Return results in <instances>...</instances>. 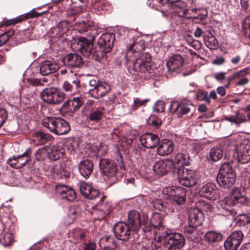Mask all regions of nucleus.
Masks as SVG:
<instances>
[{
    "instance_id": "1a4fd4ad",
    "label": "nucleus",
    "mask_w": 250,
    "mask_h": 250,
    "mask_svg": "<svg viewBox=\"0 0 250 250\" xmlns=\"http://www.w3.org/2000/svg\"><path fill=\"white\" fill-rule=\"evenodd\" d=\"M99 167L105 179L115 182L117 180V167L114 161L111 160L103 158L99 161Z\"/></svg>"
},
{
    "instance_id": "3c124183",
    "label": "nucleus",
    "mask_w": 250,
    "mask_h": 250,
    "mask_svg": "<svg viewBox=\"0 0 250 250\" xmlns=\"http://www.w3.org/2000/svg\"><path fill=\"white\" fill-rule=\"evenodd\" d=\"M198 99L201 101H204L207 104H210V100L208 92L201 90L198 92L197 94Z\"/></svg>"
},
{
    "instance_id": "0eeeda50",
    "label": "nucleus",
    "mask_w": 250,
    "mask_h": 250,
    "mask_svg": "<svg viewBox=\"0 0 250 250\" xmlns=\"http://www.w3.org/2000/svg\"><path fill=\"white\" fill-rule=\"evenodd\" d=\"M193 147L190 144H182L177 147L178 153L175 155L173 163L183 166H188L190 164V153L193 151Z\"/></svg>"
},
{
    "instance_id": "603ef678",
    "label": "nucleus",
    "mask_w": 250,
    "mask_h": 250,
    "mask_svg": "<svg viewBox=\"0 0 250 250\" xmlns=\"http://www.w3.org/2000/svg\"><path fill=\"white\" fill-rule=\"evenodd\" d=\"M95 102L92 100L88 99L86 102L83 108V112L85 115H87V113H89L90 111L94 109L93 107L95 106Z\"/></svg>"
},
{
    "instance_id": "c03bdc74",
    "label": "nucleus",
    "mask_w": 250,
    "mask_h": 250,
    "mask_svg": "<svg viewBox=\"0 0 250 250\" xmlns=\"http://www.w3.org/2000/svg\"><path fill=\"white\" fill-rule=\"evenodd\" d=\"M105 198V196L103 195L101 197L100 200L98 203V207H99V209L100 210V214L101 215V218L104 217L107 214H109L111 210L110 206L108 204H106V206L102 205V202L103 201H104Z\"/></svg>"
},
{
    "instance_id": "20e7f679",
    "label": "nucleus",
    "mask_w": 250,
    "mask_h": 250,
    "mask_svg": "<svg viewBox=\"0 0 250 250\" xmlns=\"http://www.w3.org/2000/svg\"><path fill=\"white\" fill-rule=\"evenodd\" d=\"M42 124L50 131L57 135H64L70 130L69 124L62 118L47 117L43 119Z\"/></svg>"
},
{
    "instance_id": "338daca9",
    "label": "nucleus",
    "mask_w": 250,
    "mask_h": 250,
    "mask_svg": "<svg viewBox=\"0 0 250 250\" xmlns=\"http://www.w3.org/2000/svg\"><path fill=\"white\" fill-rule=\"evenodd\" d=\"M188 43L191 46L196 50L200 49L202 46L201 42L197 40H193Z\"/></svg>"
},
{
    "instance_id": "c85d7f7f",
    "label": "nucleus",
    "mask_w": 250,
    "mask_h": 250,
    "mask_svg": "<svg viewBox=\"0 0 250 250\" xmlns=\"http://www.w3.org/2000/svg\"><path fill=\"white\" fill-rule=\"evenodd\" d=\"M93 170V163L91 160L85 159L81 161L79 165V171L82 176L89 178Z\"/></svg>"
},
{
    "instance_id": "e2e57ef3",
    "label": "nucleus",
    "mask_w": 250,
    "mask_h": 250,
    "mask_svg": "<svg viewBox=\"0 0 250 250\" xmlns=\"http://www.w3.org/2000/svg\"><path fill=\"white\" fill-rule=\"evenodd\" d=\"M100 83L101 82H99V80L97 79H92L90 80L88 84L91 88L89 89L88 91L93 90L94 89H96Z\"/></svg>"
},
{
    "instance_id": "4be33fe9",
    "label": "nucleus",
    "mask_w": 250,
    "mask_h": 250,
    "mask_svg": "<svg viewBox=\"0 0 250 250\" xmlns=\"http://www.w3.org/2000/svg\"><path fill=\"white\" fill-rule=\"evenodd\" d=\"M111 91L110 85L104 82H101L98 87L93 90L88 91V94L95 99H99L105 96Z\"/></svg>"
},
{
    "instance_id": "052dcab7",
    "label": "nucleus",
    "mask_w": 250,
    "mask_h": 250,
    "mask_svg": "<svg viewBox=\"0 0 250 250\" xmlns=\"http://www.w3.org/2000/svg\"><path fill=\"white\" fill-rule=\"evenodd\" d=\"M8 115L6 110L0 109V127L2 125L7 118Z\"/></svg>"
},
{
    "instance_id": "39448f33",
    "label": "nucleus",
    "mask_w": 250,
    "mask_h": 250,
    "mask_svg": "<svg viewBox=\"0 0 250 250\" xmlns=\"http://www.w3.org/2000/svg\"><path fill=\"white\" fill-rule=\"evenodd\" d=\"M186 190L182 187H166L162 191L163 197L171 203L180 205L185 200Z\"/></svg>"
},
{
    "instance_id": "a211bd4d",
    "label": "nucleus",
    "mask_w": 250,
    "mask_h": 250,
    "mask_svg": "<svg viewBox=\"0 0 250 250\" xmlns=\"http://www.w3.org/2000/svg\"><path fill=\"white\" fill-rule=\"evenodd\" d=\"M199 193L202 197L210 200H216L220 196V193L215 184L208 182L200 189Z\"/></svg>"
},
{
    "instance_id": "58836bf2",
    "label": "nucleus",
    "mask_w": 250,
    "mask_h": 250,
    "mask_svg": "<svg viewBox=\"0 0 250 250\" xmlns=\"http://www.w3.org/2000/svg\"><path fill=\"white\" fill-rule=\"evenodd\" d=\"M225 120L230 122L234 123L236 125H240L246 121V116L237 111L234 115L226 117Z\"/></svg>"
},
{
    "instance_id": "6e6d98bb",
    "label": "nucleus",
    "mask_w": 250,
    "mask_h": 250,
    "mask_svg": "<svg viewBox=\"0 0 250 250\" xmlns=\"http://www.w3.org/2000/svg\"><path fill=\"white\" fill-rule=\"evenodd\" d=\"M62 88L65 91L67 92H73L76 90L75 86L67 81L64 82Z\"/></svg>"
},
{
    "instance_id": "09e8293b",
    "label": "nucleus",
    "mask_w": 250,
    "mask_h": 250,
    "mask_svg": "<svg viewBox=\"0 0 250 250\" xmlns=\"http://www.w3.org/2000/svg\"><path fill=\"white\" fill-rule=\"evenodd\" d=\"M242 27L245 36L250 39V16L244 19Z\"/></svg>"
},
{
    "instance_id": "423d86ee",
    "label": "nucleus",
    "mask_w": 250,
    "mask_h": 250,
    "mask_svg": "<svg viewBox=\"0 0 250 250\" xmlns=\"http://www.w3.org/2000/svg\"><path fill=\"white\" fill-rule=\"evenodd\" d=\"M41 99L47 104H58L64 100V93L55 87L44 88L40 93Z\"/></svg>"
},
{
    "instance_id": "ddd939ff",
    "label": "nucleus",
    "mask_w": 250,
    "mask_h": 250,
    "mask_svg": "<svg viewBox=\"0 0 250 250\" xmlns=\"http://www.w3.org/2000/svg\"><path fill=\"white\" fill-rule=\"evenodd\" d=\"M194 107L191 102L184 100L180 102H171L169 109L171 113L178 112V116L180 117L188 113Z\"/></svg>"
},
{
    "instance_id": "e433bc0d",
    "label": "nucleus",
    "mask_w": 250,
    "mask_h": 250,
    "mask_svg": "<svg viewBox=\"0 0 250 250\" xmlns=\"http://www.w3.org/2000/svg\"><path fill=\"white\" fill-rule=\"evenodd\" d=\"M35 140L38 141L40 144H44L47 142H51L53 140V138L51 135L48 134H44L41 131H38L33 134Z\"/></svg>"
},
{
    "instance_id": "6e6552de",
    "label": "nucleus",
    "mask_w": 250,
    "mask_h": 250,
    "mask_svg": "<svg viewBox=\"0 0 250 250\" xmlns=\"http://www.w3.org/2000/svg\"><path fill=\"white\" fill-rule=\"evenodd\" d=\"M147 220L148 217L146 214L143 213L141 215L139 212L133 210L128 212L126 223L132 228V229L134 231H137L141 225H147Z\"/></svg>"
},
{
    "instance_id": "c756f323",
    "label": "nucleus",
    "mask_w": 250,
    "mask_h": 250,
    "mask_svg": "<svg viewBox=\"0 0 250 250\" xmlns=\"http://www.w3.org/2000/svg\"><path fill=\"white\" fill-rule=\"evenodd\" d=\"M58 69V65L49 61H45L40 64V73L43 76L55 73Z\"/></svg>"
},
{
    "instance_id": "aec40b11",
    "label": "nucleus",
    "mask_w": 250,
    "mask_h": 250,
    "mask_svg": "<svg viewBox=\"0 0 250 250\" xmlns=\"http://www.w3.org/2000/svg\"><path fill=\"white\" fill-rule=\"evenodd\" d=\"M204 219V215L199 208H193L189 209L188 222L189 226L200 227Z\"/></svg>"
},
{
    "instance_id": "7c9ffc66",
    "label": "nucleus",
    "mask_w": 250,
    "mask_h": 250,
    "mask_svg": "<svg viewBox=\"0 0 250 250\" xmlns=\"http://www.w3.org/2000/svg\"><path fill=\"white\" fill-rule=\"evenodd\" d=\"M115 239L109 236H105L102 237L99 244L101 249L103 250H113L116 249L117 245L116 244Z\"/></svg>"
},
{
    "instance_id": "bf43d9fd",
    "label": "nucleus",
    "mask_w": 250,
    "mask_h": 250,
    "mask_svg": "<svg viewBox=\"0 0 250 250\" xmlns=\"http://www.w3.org/2000/svg\"><path fill=\"white\" fill-rule=\"evenodd\" d=\"M153 110L157 112H162L164 111V103L162 101L157 102L154 107Z\"/></svg>"
},
{
    "instance_id": "a19ab883",
    "label": "nucleus",
    "mask_w": 250,
    "mask_h": 250,
    "mask_svg": "<svg viewBox=\"0 0 250 250\" xmlns=\"http://www.w3.org/2000/svg\"><path fill=\"white\" fill-rule=\"evenodd\" d=\"M204 40L206 46L209 49H216L218 47V41L212 34L209 33L204 37Z\"/></svg>"
},
{
    "instance_id": "cd10ccee",
    "label": "nucleus",
    "mask_w": 250,
    "mask_h": 250,
    "mask_svg": "<svg viewBox=\"0 0 250 250\" xmlns=\"http://www.w3.org/2000/svg\"><path fill=\"white\" fill-rule=\"evenodd\" d=\"M174 149V144L172 141L163 139L157 145V152L160 156L167 155L172 152Z\"/></svg>"
},
{
    "instance_id": "a18cd8bd",
    "label": "nucleus",
    "mask_w": 250,
    "mask_h": 250,
    "mask_svg": "<svg viewBox=\"0 0 250 250\" xmlns=\"http://www.w3.org/2000/svg\"><path fill=\"white\" fill-rule=\"evenodd\" d=\"M138 58V53L133 48L131 49L129 46V48L127 49L125 56L126 61L127 62H132V64H133L134 61Z\"/></svg>"
},
{
    "instance_id": "a878e982",
    "label": "nucleus",
    "mask_w": 250,
    "mask_h": 250,
    "mask_svg": "<svg viewBox=\"0 0 250 250\" xmlns=\"http://www.w3.org/2000/svg\"><path fill=\"white\" fill-rule=\"evenodd\" d=\"M79 188L81 193L88 199H95L99 195L98 190L93 188L90 185L86 182L80 183Z\"/></svg>"
},
{
    "instance_id": "864d4df0",
    "label": "nucleus",
    "mask_w": 250,
    "mask_h": 250,
    "mask_svg": "<svg viewBox=\"0 0 250 250\" xmlns=\"http://www.w3.org/2000/svg\"><path fill=\"white\" fill-rule=\"evenodd\" d=\"M149 101L148 99L142 100L139 98H136L134 99V104L131 105V109L132 110H135L138 106L144 105Z\"/></svg>"
},
{
    "instance_id": "473e14b6",
    "label": "nucleus",
    "mask_w": 250,
    "mask_h": 250,
    "mask_svg": "<svg viewBox=\"0 0 250 250\" xmlns=\"http://www.w3.org/2000/svg\"><path fill=\"white\" fill-rule=\"evenodd\" d=\"M244 193V190L243 189L235 188L233 189L231 195L229 197L236 204H244L246 201V198Z\"/></svg>"
},
{
    "instance_id": "412c9836",
    "label": "nucleus",
    "mask_w": 250,
    "mask_h": 250,
    "mask_svg": "<svg viewBox=\"0 0 250 250\" xmlns=\"http://www.w3.org/2000/svg\"><path fill=\"white\" fill-rule=\"evenodd\" d=\"M63 64L69 68H79L83 64L82 57L75 53H70L64 56L62 59Z\"/></svg>"
},
{
    "instance_id": "9b49d317",
    "label": "nucleus",
    "mask_w": 250,
    "mask_h": 250,
    "mask_svg": "<svg viewBox=\"0 0 250 250\" xmlns=\"http://www.w3.org/2000/svg\"><path fill=\"white\" fill-rule=\"evenodd\" d=\"M116 237L122 241H128L130 237L132 232H134L132 228L126 223L118 222L115 224L113 228Z\"/></svg>"
},
{
    "instance_id": "49530a36",
    "label": "nucleus",
    "mask_w": 250,
    "mask_h": 250,
    "mask_svg": "<svg viewBox=\"0 0 250 250\" xmlns=\"http://www.w3.org/2000/svg\"><path fill=\"white\" fill-rule=\"evenodd\" d=\"M13 242V236L10 233H5L4 234L3 238L0 239V243L5 247L11 246Z\"/></svg>"
},
{
    "instance_id": "dca6fc26",
    "label": "nucleus",
    "mask_w": 250,
    "mask_h": 250,
    "mask_svg": "<svg viewBox=\"0 0 250 250\" xmlns=\"http://www.w3.org/2000/svg\"><path fill=\"white\" fill-rule=\"evenodd\" d=\"M236 157L238 161L242 164L250 161V140H245L237 149Z\"/></svg>"
},
{
    "instance_id": "680f3d73",
    "label": "nucleus",
    "mask_w": 250,
    "mask_h": 250,
    "mask_svg": "<svg viewBox=\"0 0 250 250\" xmlns=\"http://www.w3.org/2000/svg\"><path fill=\"white\" fill-rule=\"evenodd\" d=\"M77 212L74 208H71L69 209V212L68 213V217L70 218L71 222H73L77 217Z\"/></svg>"
},
{
    "instance_id": "4c0bfd02",
    "label": "nucleus",
    "mask_w": 250,
    "mask_h": 250,
    "mask_svg": "<svg viewBox=\"0 0 250 250\" xmlns=\"http://www.w3.org/2000/svg\"><path fill=\"white\" fill-rule=\"evenodd\" d=\"M31 150L29 148L22 154L17 156L20 168L23 167L27 163L31 161Z\"/></svg>"
},
{
    "instance_id": "69168bd1",
    "label": "nucleus",
    "mask_w": 250,
    "mask_h": 250,
    "mask_svg": "<svg viewBox=\"0 0 250 250\" xmlns=\"http://www.w3.org/2000/svg\"><path fill=\"white\" fill-rule=\"evenodd\" d=\"M201 209L206 212H210L211 210V206L210 204L206 202H201L200 203Z\"/></svg>"
},
{
    "instance_id": "72a5a7b5",
    "label": "nucleus",
    "mask_w": 250,
    "mask_h": 250,
    "mask_svg": "<svg viewBox=\"0 0 250 250\" xmlns=\"http://www.w3.org/2000/svg\"><path fill=\"white\" fill-rule=\"evenodd\" d=\"M104 110L103 107L97 108L90 111L89 113H87V115H85L89 121L98 122L103 118Z\"/></svg>"
},
{
    "instance_id": "8fccbe9b",
    "label": "nucleus",
    "mask_w": 250,
    "mask_h": 250,
    "mask_svg": "<svg viewBox=\"0 0 250 250\" xmlns=\"http://www.w3.org/2000/svg\"><path fill=\"white\" fill-rule=\"evenodd\" d=\"M184 3L182 0H168V7L174 9H182Z\"/></svg>"
},
{
    "instance_id": "6ab92c4d",
    "label": "nucleus",
    "mask_w": 250,
    "mask_h": 250,
    "mask_svg": "<svg viewBox=\"0 0 250 250\" xmlns=\"http://www.w3.org/2000/svg\"><path fill=\"white\" fill-rule=\"evenodd\" d=\"M173 165V160L166 159L156 162L153 166V170L156 175L163 176L166 174Z\"/></svg>"
},
{
    "instance_id": "f3484780",
    "label": "nucleus",
    "mask_w": 250,
    "mask_h": 250,
    "mask_svg": "<svg viewBox=\"0 0 250 250\" xmlns=\"http://www.w3.org/2000/svg\"><path fill=\"white\" fill-rule=\"evenodd\" d=\"M84 98L82 97H74L66 101L62 109L65 112L72 115L78 111L83 104Z\"/></svg>"
},
{
    "instance_id": "7ed1b4c3",
    "label": "nucleus",
    "mask_w": 250,
    "mask_h": 250,
    "mask_svg": "<svg viewBox=\"0 0 250 250\" xmlns=\"http://www.w3.org/2000/svg\"><path fill=\"white\" fill-rule=\"evenodd\" d=\"M173 174L179 182L185 187H190L196 185L199 181L198 174L195 171L186 168L184 167H175Z\"/></svg>"
},
{
    "instance_id": "0e129e2a",
    "label": "nucleus",
    "mask_w": 250,
    "mask_h": 250,
    "mask_svg": "<svg viewBox=\"0 0 250 250\" xmlns=\"http://www.w3.org/2000/svg\"><path fill=\"white\" fill-rule=\"evenodd\" d=\"M240 4L246 11L250 12V0H240Z\"/></svg>"
},
{
    "instance_id": "f8f14e48",
    "label": "nucleus",
    "mask_w": 250,
    "mask_h": 250,
    "mask_svg": "<svg viewBox=\"0 0 250 250\" xmlns=\"http://www.w3.org/2000/svg\"><path fill=\"white\" fill-rule=\"evenodd\" d=\"M250 74V68L246 67L241 70L233 72L227 79L228 83L225 85L226 87H228L230 82L235 80H238L236 82V85L242 86L246 85L249 82V80L246 77L247 75Z\"/></svg>"
},
{
    "instance_id": "5701e85b",
    "label": "nucleus",
    "mask_w": 250,
    "mask_h": 250,
    "mask_svg": "<svg viewBox=\"0 0 250 250\" xmlns=\"http://www.w3.org/2000/svg\"><path fill=\"white\" fill-rule=\"evenodd\" d=\"M56 189L58 194H59L63 199H65L68 201H73L76 197V194L75 191L71 188L62 185H58L56 186Z\"/></svg>"
},
{
    "instance_id": "2eb2a0df",
    "label": "nucleus",
    "mask_w": 250,
    "mask_h": 250,
    "mask_svg": "<svg viewBox=\"0 0 250 250\" xmlns=\"http://www.w3.org/2000/svg\"><path fill=\"white\" fill-rule=\"evenodd\" d=\"M243 234L240 230L233 231L225 240L224 245L226 250H237L243 239Z\"/></svg>"
},
{
    "instance_id": "f03ea898",
    "label": "nucleus",
    "mask_w": 250,
    "mask_h": 250,
    "mask_svg": "<svg viewBox=\"0 0 250 250\" xmlns=\"http://www.w3.org/2000/svg\"><path fill=\"white\" fill-rule=\"evenodd\" d=\"M236 181V173L232 165L229 163H224L220 167L216 181L220 187L228 188L232 186Z\"/></svg>"
},
{
    "instance_id": "393cba45",
    "label": "nucleus",
    "mask_w": 250,
    "mask_h": 250,
    "mask_svg": "<svg viewBox=\"0 0 250 250\" xmlns=\"http://www.w3.org/2000/svg\"><path fill=\"white\" fill-rule=\"evenodd\" d=\"M140 141L144 146L147 148H152L157 146L159 138L155 134L146 133L141 136Z\"/></svg>"
},
{
    "instance_id": "9d476101",
    "label": "nucleus",
    "mask_w": 250,
    "mask_h": 250,
    "mask_svg": "<svg viewBox=\"0 0 250 250\" xmlns=\"http://www.w3.org/2000/svg\"><path fill=\"white\" fill-rule=\"evenodd\" d=\"M94 39V36H92L90 39L80 37L76 42L72 44V46L76 51H80L84 56L88 57L93 50Z\"/></svg>"
},
{
    "instance_id": "4468645a",
    "label": "nucleus",
    "mask_w": 250,
    "mask_h": 250,
    "mask_svg": "<svg viewBox=\"0 0 250 250\" xmlns=\"http://www.w3.org/2000/svg\"><path fill=\"white\" fill-rule=\"evenodd\" d=\"M115 35L113 33H107L103 34L98 40V46L102 53L110 52L113 46Z\"/></svg>"
},
{
    "instance_id": "37998d69",
    "label": "nucleus",
    "mask_w": 250,
    "mask_h": 250,
    "mask_svg": "<svg viewBox=\"0 0 250 250\" xmlns=\"http://www.w3.org/2000/svg\"><path fill=\"white\" fill-rule=\"evenodd\" d=\"M223 236L221 233L213 231H209L206 233V240L209 243H215L221 241Z\"/></svg>"
},
{
    "instance_id": "f704fd0d",
    "label": "nucleus",
    "mask_w": 250,
    "mask_h": 250,
    "mask_svg": "<svg viewBox=\"0 0 250 250\" xmlns=\"http://www.w3.org/2000/svg\"><path fill=\"white\" fill-rule=\"evenodd\" d=\"M53 151V149L50 147L43 146L38 149L35 154V158L37 161H42L48 157L50 152Z\"/></svg>"
},
{
    "instance_id": "b1692460",
    "label": "nucleus",
    "mask_w": 250,
    "mask_h": 250,
    "mask_svg": "<svg viewBox=\"0 0 250 250\" xmlns=\"http://www.w3.org/2000/svg\"><path fill=\"white\" fill-rule=\"evenodd\" d=\"M169 250H180L185 244L184 237L180 233H174L168 236Z\"/></svg>"
},
{
    "instance_id": "79ce46f5",
    "label": "nucleus",
    "mask_w": 250,
    "mask_h": 250,
    "mask_svg": "<svg viewBox=\"0 0 250 250\" xmlns=\"http://www.w3.org/2000/svg\"><path fill=\"white\" fill-rule=\"evenodd\" d=\"M223 154L224 151L221 147H213L210 149L209 151L210 157L214 162L220 160L222 158Z\"/></svg>"
},
{
    "instance_id": "c9c22d12",
    "label": "nucleus",
    "mask_w": 250,
    "mask_h": 250,
    "mask_svg": "<svg viewBox=\"0 0 250 250\" xmlns=\"http://www.w3.org/2000/svg\"><path fill=\"white\" fill-rule=\"evenodd\" d=\"M219 204L223 209L226 210L228 212L227 215L229 214L233 215L231 208L232 206L236 204L230 197H226L221 200Z\"/></svg>"
},
{
    "instance_id": "f257e3e1",
    "label": "nucleus",
    "mask_w": 250,
    "mask_h": 250,
    "mask_svg": "<svg viewBox=\"0 0 250 250\" xmlns=\"http://www.w3.org/2000/svg\"><path fill=\"white\" fill-rule=\"evenodd\" d=\"M151 56L148 53H141L137 59H136L132 64V69L134 72L133 78L136 80L146 79L147 78V74L151 73L152 71Z\"/></svg>"
},
{
    "instance_id": "2f4dec72",
    "label": "nucleus",
    "mask_w": 250,
    "mask_h": 250,
    "mask_svg": "<svg viewBox=\"0 0 250 250\" xmlns=\"http://www.w3.org/2000/svg\"><path fill=\"white\" fill-rule=\"evenodd\" d=\"M184 233L186 237L191 241H198V238L201 237L204 232L202 231L198 227L186 226L184 228Z\"/></svg>"
},
{
    "instance_id": "774afa93",
    "label": "nucleus",
    "mask_w": 250,
    "mask_h": 250,
    "mask_svg": "<svg viewBox=\"0 0 250 250\" xmlns=\"http://www.w3.org/2000/svg\"><path fill=\"white\" fill-rule=\"evenodd\" d=\"M85 232L81 230H78L75 232L74 237L78 240H82L85 237Z\"/></svg>"
},
{
    "instance_id": "ea45409f",
    "label": "nucleus",
    "mask_w": 250,
    "mask_h": 250,
    "mask_svg": "<svg viewBox=\"0 0 250 250\" xmlns=\"http://www.w3.org/2000/svg\"><path fill=\"white\" fill-rule=\"evenodd\" d=\"M164 218V215L160 213H154L150 219V223L154 228L160 229L163 227L162 222Z\"/></svg>"
},
{
    "instance_id": "de8ad7c7",
    "label": "nucleus",
    "mask_w": 250,
    "mask_h": 250,
    "mask_svg": "<svg viewBox=\"0 0 250 250\" xmlns=\"http://www.w3.org/2000/svg\"><path fill=\"white\" fill-rule=\"evenodd\" d=\"M130 46L131 49L133 48L138 53V52L141 51L145 49V42L144 40H141L138 42H133Z\"/></svg>"
},
{
    "instance_id": "4d7b16f0",
    "label": "nucleus",
    "mask_w": 250,
    "mask_h": 250,
    "mask_svg": "<svg viewBox=\"0 0 250 250\" xmlns=\"http://www.w3.org/2000/svg\"><path fill=\"white\" fill-rule=\"evenodd\" d=\"M7 162L12 167L20 168L17 156H13L12 158H10Z\"/></svg>"
},
{
    "instance_id": "bb28decb",
    "label": "nucleus",
    "mask_w": 250,
    "mask_h": 250,
    "mask_svg": "<svg viewBox=\"0 0 250 250\" xmlns=\"http://www.w3.org/2000/svg\"><path fill=\"white\" fill-rule=\"evenodd\" d=\"M184 58L180 55H175L170 58L167 62V70L169 72H177L184 64Z\"/></svg>"
},
{
    "instance_id": "5fc2aeb1",
    "label": "nucleus",
    "mask_w": 250,
    "mask_h": 250,
    "mask_svg": "<svg viewBox=\"0 0 250 250\" xmlns=\"http://www.w3.org/2000/svg\"><path fill=\"white\" fill-rule=\"evenodd\" d=\"M237 223H240L241 225H246L250 224L248 220V215L246 214H239L235 218Z\"/></svg>"
},
{
    "instance_id": "13d9d810",
    "label": "nucleus",
    "mask_w": 250,
    "mask_h": 250,
    "mask_svg": "<svg viewBox=\"0 0 250 250\" xmlns=\"http://www.w3.org/2000/svg\"><path fill=\"white\" fill-rule=\"evenodd\" d=\"M24 19L21 16H18L15 18L8 20L6 21L5 24L6 25H15L21 22Z\"/></svg>"
}]
</instances>
